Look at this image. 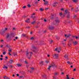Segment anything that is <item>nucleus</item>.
I'll return each instance as SVG.
<instances>
[{
    "mask_svg": "<svg viewBox=\"0 0 79 79\" xmlns=\"http://www.w3.org/2000/svg\"><path fill=\"white\" fill-rule=\"evenodd\" d=\"M66 15H67V18H69L70 16V13H69V12L68 10H65V13H64V15H63V14L62 13H60L59 15H60V16H61L62 18H64Z\"/></svg>",
    "mask_w": 79,
    "mask_h": 79,
    "instance_id": "1",
    "label": "nucleus"
},
{
    "mask_svg": "<svg viewBox=\"0 0 79 79\" xmlns=\"http://www.w3.org/2000/svg\"><path fill=\"white\" fill-rule=\"evenodd\" d=\"M56 65H55L54 64V63H52V64H51V65H50L48 67V70H50V68H52V67H53V68H56Z\"/></svg>",
    "mask_w": 79,
    "mask_h": 79,
    "instance_id": "2",
    "label": "nucleus"
},
{
    "mask_svg": "<svg viewBox=\"0 0 79 79\" xmlns=\"http://www.w3.org/2000/svg\"><path fill=\"white\" fill-rule=\"evenodd\" d=\"M55 51L57 52L58 53H60V51H61V48L59 47L58 48H56L55 49Z\"/></svg>",
    "mask_w": 79,
    "mask_h": 79,
    "instance_id": "3",
    "label": "nucleus"
},
{
    "mask_svg": "<svg viewBox=\"0 0 79 79\" xmlns=\"http://www.w3.org/2000/svg\"><path fill=\"white\" fill-rule=\"evenodd\" d=\"M52 56H53L54 58L57 59L58 57V55L55 54L52 55Z\"/></svg>",
    "mask_w": 79,
    "mask_h": 79,
    "instance_id": "4",
    "label": "nucleus"
},
{
    "mask_svg": "<svg viewBox=\"0 0 79 79\" xmlns=\"http://www.w3.org/2000/svg\"><path fill=\"white\" fill-rule=\"evenodd\" d=\"M29 54H30V52L28 51H27L26 52V56L28 58V57H30V55L29 56Z\"/></svg>",
    "mask_w": 79,
    "mask_h": 79,
    "instance_id": "5",
    "label": "nucleus"
},
{
    "mask_svg": "<svg viewBox=\"0 0 79 79\" xmlns=\"http://www.w3.org/2000/svg\"><path fill=\"white\" fill-rule=\"evenodd\" d=\"M35 13H34L31 15V18H33V19H35V18H36V17L35 16Z\"/></svg>",
    "mask_w": 79,
    "mask_h": 79,
    "instance_id": "6",
    "label": "nucleus"
},
{
    "mask_svg": "<svg viewBox=\"0 0 79 79\" xmlns=\"http://www.w3.org/2000/svg\"><path fill=\"white\" fill-rule=\"evenodd\" d=\"M44 2V4L45 5H48V2L47 1H46L45 0H43Z\"/></svg>",
    "mask_w": 79,
    "mask_h": 79,
    "instance_id": "7",
    "label": "nucleus"
},
{
    "mask_svg": "<svg viewBox=\"0 0 79 79\" xmlns=\"http://www.w3.org/2000/svg\"><path fill=\"white\" fill-rule=\"evenodd\" d=\"M73 18L74 19H77V20H79V18L77 17V16L76 15H75L74 16Z\"/></svg>",
    "mask_w": 79,
    "mask_h": 79,
    "instance_id": "8",
    "label": "nucleus"
},
{
    "mask_svg": "<svg viewBox=\"0 0 79 79\" xmlns=\"http://www.w3.org/2000/svg\"><path fill=\"white\" fill-rule=\"evenodd\" d=\"M54 28V27L52 26H49V29L50 30H52Z\"/></svg>",
    "mask_w": 79,
    "mask_h": 79,
    "instance_id": "9",
    "label": "nucleus"
},
{
    "mask_svg": "<svg viewBox=\"0 0 79 79\" xmlns=\"http://www.w3.org/2000/svg\"><path fill=\"white\" fill-rule=\"evenodd\" d=\"M31 54H32V52H31L30 53V57H28V59H31V57L32 56V55Z\"/></svg>",
    "mask_w": 79,
    "mask_h": 79,
    "instance_id": "10",
    "label": "nucleus"
},
{
    "mask_svg": "<svg viewBox=\"0 0 79 79\" xmlns=\"http://www.w3.org/2000/svg\"><path fill=\"white\" fill-rule=\"evenodd\" d=\"M8 29L7 28H5V30H2V32H5V31H7Z\"/></svg>",
    "mask_w": 79,
    "mask_h": 79,
    "instance_id": "11",
    "label": "nucleus"
},
{
    "mask_svg": "<svg viewBox=\"0 0 79 79\" xmlns=\"http://www.w3.org/2000/svg\"><path fill=\"white\" fill-rule=\"evenodd\" d=\"M54 15H53V14H51V16H50V18H51L52 19H53V16Z\"/></svg>",
    "mask_w": 79,
    "mask_h": 79,
    "instance_id": "12",
    "label": "nucleus"
},
{
    "mask_svg": "<svg viewBox=\"0 0 79 79\" xmlns=\"http://www.w3.org/2000/svg\"><path fill=\"white\" fill-rule=\"evenodd\" d=\"M57 5H58V3H57V2H55L53 4V6L54 7L56 6Z\"/></svg>",
    "mask_w": 79,
    "mask_h": 79,
    "instance_id": "13",
    "label": "nucleus"
},
{
    "mask_svg": "<svg viewBox=\"0 0 79 79\" xmlns=\"http://www.w3.org/2000/svg\"><path fill=\"white\" fill-rule=\"evenodd\" d=\"M13 55L15 56H18V55H17V53H16V52H14Z\"/></svg>",
    "mask_w": 79,
    "mask_h": 79,
    "instance_id": "14",
    "label": "nucleus"
},
{
    "mask_svg": "<svg viewBox=\"0 0 79 79\" xmlns=\"http://www.w3.org/2000/svg\"><path fill=\"white\" fill-rule=\"evenodd\" d=\"M36 22V21L35 20H34V21L32 22L31 24H35Z\"/></svg>",
    "mask_w": 79,
    "mask_h": 79,
    "instance_id": "15",
    "label": "nucleus"
},
{
    "mask_svg": "<svg viewBox=\"0 0 79 79\" xmlns=\"http://www.w3.org/2000/svg\"><path fill=\"white\" fill-rule=\"evenodd\" d=\"M17 65L19 67H20V66H22V65L21 64H17Z\"/></svg>",
    "mask_w": 79,
    "mask_h": 79,
    "instance_id": "16",
    "label": "nucleus"
},
{
    "mask_svg": "<svg viewBox=\"0 0 79 79\" xmlns=\"http://www.w3.org/2000/svg\"><path fill=\"white\" fill-rule=\"evenodd\" d=\"M13 60H10L9 61V63H10V64H11L13 63Z\"/></svg>",
    "mask_w": 79,
    "mask_h": 79,
    "instance_id": "17",
    "label": "nucleus"
},
{
    "mask_svg": "<svg viewBox=\"0 0 79 79\" xmlns=\"http://www.w3.org/2000/svg\"><path fill=\"white\" fill-rule=\"evenodd\" d=\"M68 57V55H67L65 54L64 56V58H67Z\"/></svg>",
    "mask_w": 79,
    "mask_h": 79,
    "instance_id": "18",
    "label": "nucleus"
},
{
    "mask_svg": "<svg viewBox=\"0 0 79 79\" xmlns=\"http://www.w3.org/2000/svg\"><path fill=\"white\" fill-rule=\"evenodd\" d=\"M30 69L31 70V71H33L35 70L34 68V67H31Z\"/></svg>",
    "mask_w": 79,
    "mask_h": 79,
    "instance_id": "19",
    "label": "nucleus"
},
{
    "mask_svg": "<svg viewBox=\"0 0 79 79\" xmlns=\"http://www.w3.org/2000/svg\"><path fill=\"white\" fill-rule=\"evenodd\" d=\"M25 22L27 23H30V21L29 20H26L25 21Z\"/></svg>",
    "mask_w": 79,
    "mask_h": 79,
    "instance_id": "20",
    "label": "nucleus"
},
{
    "mask_svg": "<svg viewBox=\"0 0 79 79\" xmlns=\"http://www.w3.org/2000/svg\"><path fill=\"white\" fill-rule=\"evenodd\" d=\"M71 36V34H69V35H68L67 36V38H69V37H70Z\"/></svg>",
    "mask_w": 79,
    "mask_h": 79,
    "instance_id": "21",
    "label": "nucleus"
},
{
    "mask_svg": "<svg viewBox=\"0 0 79 79\" xmlns=\"http://www.w3.org/2000/svg\"><path fill=\"white\" fill-rule=\"evenodd\" d=\"M12 51V49H11L9 48V49L8 50V52H11V51Z\"/></svg>",
    "mask_w": 79,
    "mask_h": 79,
    "instance_id": "22",
    "label": "nucleus"
},
{
    "mask_svg": "<svg viewBox=\"0 0 79 79\" xmlns=\"http://www.w3.org/2000/svg\"><path fill=\"white\" fill-rule=\"evenodd\" d=\"M40 64L41 66H42V64H43V61H42L41 62H40Z\"/></svg>",
    "mask_w": 79,
    "mask_h": 79,
    "instance_id": "23",
    "label": "nucleus"
},
{
    "mask_svg": "<svg viewBox=\"0 0 79 79\" xmlns=\"http://www.w3.org/2000/svg\"><path fill=\"white\" fill-rule=\"evenodd\" d=\"M10 37V34H8L6 36V38L8 39Z\"/></svg>",
    "mask_w": 79,
    "mask_h": 79,
    "instance_id": "24",
    "label": "nucleus"
},
{
    "mask_svg": "<svg viewBox=\"0 0 79 79\" xmlns=\"http://www.w3.org/2000/svg\"><path fill=\"white\" fill-rule=\"evenodd\" d=\"M73 44H74V45H76V44H77V43L76 41H75V42H73Z\"/></svg>",
    "mask_w": 79,
    "mask_h": 79,
    "instance_id": "25",
    "label": "nucleus"
},
{
    "mask_svg": "<svg viewBox=\"0 0 79 79\" xmlns=\"http://www.w3.org/2000/svg\"><path fill=\"white\" fill-rule=\"evenodd\" d=\"M66 79H69V77L68 76V75H66Z\"/></svg>",
    "mask_w": 79,
    "mask_h": 79,
    "instance_id": "26",
    "label": "nucleus"
},
{
    "mask_svg": "<svg viewBox=\"0 0 79 79\" xmlns=\"http://www.w3.org/2000/svg\"><path fill=\"white\" fill-rule=\"evenodd\" d=\"M40 11H44V9L42 8H40Z\"/></svg>",
    "mask_w": 79,
    "mask_h": 79,
    "instance_id": "27",
    "label": "nucleus"
},
{
    "mask_svg": "<svg viewBox=\"0 0 79 79\" xmlns=\"http://www.w3.org/2000/svg\"><path fill=\"white\" fill-rule=\"evenodd\" d=\"M6 47H7L8 48H9L10 46V45H9V44H7L6 45Z\"/></svg>",
    "mask_w": 79,
    "mask_h": 79,
    "instance_id": "28",
    "label": "nucleus"
},
{
    "mask_svg": "<svg viewBox=\"0 0 79 79\" xmlns=\"http://www.w3.org/2000/svg\"><path fill=\"white\" fill-rule=\"evenodd\" d=\"M73 2H75V3H76L77 2V0H73Z\"/></svg>",
    "mask_w": 79,
    "mask_h": 79,
    "instance_id": "29",
    "label": "nucleus"
},
{
    "mask_svg": "<svg viewBox=\"0 0 79 79\" xmlns=\"http://www.w3.org/2000/svg\"><path fill=\"white\" fill-rule=\"evenodd\" d=\"M45 63H46L47 64H48V63H49V61L46 60V61H45Z\"/></svg>",
    "mask_w": 79,
    "mask_h": 79,
    "instance_id": "30",
    "label": "nucleus"
},
{
    "mask_svg": "<svg viewBox=\"0 0 79 79\" xmlns=\"http://www.w3.org/2000/svg\"><path fill=\"white\" fill-rule=\"evenodd\" d=\"M55 76H56V75H58V73H55Z\"/></svg>",
    "mask_w": 79,
    "mask_h": 79,
    "instance_id": "31",
    "label": "nucleus"
},
{
    "mask_svg": "<svg viewBox=\"0 0 79 79\" xmlns=\"http://www.w3.org/2000/svg\"><path fill=\"white\" fill-rule=\"evenodd\" d=\"M22 36H23V37H25L26 36V34H23L22 35Z\"/></svg>",
    "mask_w": 79,
    "mask_h": 79,
    "instance_id": "32",
    "label": "nucleus"
},
{
    "mask_svg": "<svg viewBox=\"0 0 79 79\" xmlns=\"http://www.w3.org/2000/svg\"><path fill=\"white\" fill-rule=\"evenodd\" d=\"M32 47L33 49H35L36 48L35 46H32Z\"/></svg>",
    "mask_w": 79,
    "mask_h": 79,
    "instance_id": "33",
    "label": "nucleus"
},
{
    "mask_svg": "<svg viewBox=\"0 0 79 79\" xmlns=\"http://www.w3.org/2000/svg\"><path fill=\"white\" fill-rule=\"evenodd\" d=\"M3 55H6V52H4L2 53Z\"/></svg>",
    "mask_w": 79,
    "mask_h": 79,
    "instance_id": "34",
    "label": "nucleus"
},
{
    "mask_svg": "<svg viewBox=\"0 0 79 79\" xmlns=\"http://www.w3.org/2000/svg\"><path fill=\"white\" fill-rule=\"evenodd\" d=\"M31 40H33L34 39V37H32L31 38Z\"/></svg>",
    "mask_w": 79,
    "mask_h": 79,
    "instance_id": "35",
    "label": "nucleus"
},
{
    "mask_svg": "<svg viewBox=\"0 0 79 79\" xmlns=\"http://www.w3.org/2000/svg\"><path fill=\"white\" fill-rule=\"evenodd\" d=\"M3 78H4L5 79H6L7 78V77L5 76Z\"/></svg>",
    "mask_w": 79,
    "mask_h": 79,
    "instance_id": "36",
    "label": "nucleus"
},
{
    "mask_svg": "<svg viewBox=\"0 0 79 79\" xmlns=\"http://www.w3.org/2000/svg\"><path fill=\"white\" fill-rule=\"evenodd\" d=\"M55 21L56 23H59V20H55Z\"/></svg>",
    "mask_w": 79,
    "mask_h": 79,
    "instance_id": "37",
    "label": "nucleus"
},
{
    "mask_svg": "<svg viewBox=\"0 0 79 79\" xmlns=\"http://www.w3.org/2000/svg\"><path fill=\"white\" fill-rule=\"evenodd\" d=\"M20 78H22V79H23L24 77L23 76H20Z\"/></svg>",
    "mask_w": 79,
    "mask_h": 79,
    "instance_id": "38",
    "label": "nucleus"
},
{
    "mask_svg": "<svg viewBox=\"0 0 79 79\" xmlns=\"http://www.w3.org/2000/svg\"><path fill=\"white\" fill-rule=\"evenodd\" d=\"M67 63L68 64H70V62L69 61H68L67 62Z\"/></svg>",
    "mask_w": 79,
    "mask_h": 79,
    "instance_id": "39",
    "label": "nucleus"
},
{
    "mask_svg": "<svg viewBox=\"0 0 79 79\" xmlns=\"http://www.w3.org/2000/svg\"><path fill=\"white\" fill-rule=\"evenodd\" d=\"M41 20H46V19H45L44 18H41Z\"/></svg>",
    "mask_w": 79,
    "mask_h": 79,
    "instance_id": "40",
    "label": "nucleus"
},
{
    "mask_svg": "<svg viewBox=\"0 0 79 79\" xmlns=\"http://www.w3.org/2000/svg\"><path fill=\"white\" fill-rule=\"evenodd\" d=\"M3 68H6V69H8V67H7L6 66H5Z\"/></svg>",
    "mask_w": 79,
    "mask_h": 79,
    "instance_id": "41",
    "label": "nucleus"
},
{
    "mask_svg": "<svg viewBox=\"0 0 79 79\" xmlns=\"http://www.w3.org/2000/svg\"><path fill=\"white\" fill-rule=\"evenodd\" d=\"M27 6H28V7L29 8L31 7V5H29V4H28V5H27Z\"/></svg>",
    "mask_w": 79,
    "mask_h": 79,
    "instance_id": "42",
    "label": "nucleus"
},
{
    "mask_svg": "<svg viewBox=\"0 0 79 79\" xmlns=\"http://www.w3.org/2000/svg\"><path fill=\"white\" fill-rule=\"evenodd\" d=\"M75 10H76V11H77L78 10V7H77V8H76V9H75Z\"/></svg>",
    "mask_w": 79,
    "mask_h": 79,
    "instance_id": "43",
    "label": "nucleus"
},
{
    "mask_svg": "<svg viewBox=\"0 0 79 79\" xmlns=\"http://www.w3.org/2000/svg\"><path fill=\"white\" fill-rule=\"evenodd\" d=\"M56 20H58L59 19L58 17H56Z\"/></svg>",
    "mask_w": 79,
    "mask_h": 79,
    "instance_id": "44",
    "label": "nucleus"
},
{
    "mask_svg": "<svg viewBox=\"0 0 79 79\" xmlns=\"http://www.w3.org/2000/svg\"><path fill=\"white\" fill-rule=\"evenodd\" d=\"M69 46H70L71 45V43H69L68 44Z\"/></svg>",
    "mask_w": 79,
    "mask_h": 79,
    "instance_id": "45",
    "label": "nucleus"
},
{
    "mask_svg": "<svg viewBox=\"0 0 79 79\" xmlns=\"http://www.w3.org/2000/svg\"><path fill=\"white\" fill-rule=\"evenodd\" d=\"M19 60H20V62H23V60L20 59Z\"/></svg>",
    "mask_w": 79,
    "mask_h": 79,
    "instance_id": "46",
    "label": "nucleus"
},
{
    "mask_svg": "<svg viewBox=\"0 0 79 79\" xmlns=\"http://www.w3.org/2000/svg\"><path fill=\"white\" fill-rule=\"evenodd\" d=\"M8 54L10 56H11V54L10 53V52L8 53Z\"/></svg>",
    "mask_w": 79,
    "mask_h": 79,
    "instance_id": "47",
    "label": "nucleus"
},
{
    "mask_svg": "<svg viewBox=\"0 0 79 79\" xmlns=\"http://www.w3.org/2000/svg\"><path fill=\"white\" fill-rule=\"evenodd\" d=\"M25 63L26 64H28V63H27V62L26 61H25Z\"/></svg>",
    "mask_w": 79,
    "mask_h": 79,
    "instance_id": "48",
    "label": "nucleus"
},
{
    "mask_svg": "<svg viewBox=\"0 0 79 79\" xmlns=\"http://www.w3.org/2000/svg\"><path fill=\"white\" fill-rule=\"evenodd\" d=\"M23 18H26V15H24L23 16Z\"/></svg>",
    "mask_w": 79,
    "mask_h": 79,
    "instance_id": "49",
    "label": "nucleus"
},
{
    "mask_svg": "<svg viewBox=\"0 0 79 79\" xmlns=\"http://www.w3.org/2000/svg\"><path fill=\"white\" fill-rule=\"evenodd\" d=\"M53 42V40H52L51 41H50V44H52Z\"/></svg>",
    "mask_w": 79,
    "mask_h": 79,
    "instance_id": "50",
    "label": "nucleus"
},
{
    "mask_svg": "<svg viewBox=\"0 0 79 79\" xmlns=\"http://www.w3.org/2000/svg\"><path fill=\"white\" fill-rule=\"evenodd\" d=\"M26 6H24L23 7V8L24 9V8H26Z\"/></svg>",
    "mask_w": 79,
    "mask_h": 79,
    "instance_id": "51",
    "label": "nucleus"
},
{
    "mask_svg": "<svg viewBox=\"0 0 79 79\" xmlns=\"http://www.w3.org/2000/svg\"><path fill=\"white\" fill-rule=\"evenodd\" d=\"M75 38L76 39H78V37L77 36H76Z\"/></svg>",
    "mask_w": 79,
    "mask_h": 79,
    "instance_id": "52",
    "label": "nucleus"
},
{
    "mask_svg": "<svg viewBox=\"0 0 79 79\" xmlns=\"http://www.w3.org/2000/svg\"><path fill=\"white\" fill-rule=\"evenodd\" d=\"M32 70H31L30 71V72L31 73H32Z\"/></svg>",
    "mask_w": 79,
    "mask_h": 79,
    "instance_id": "53",
    "label": "nucleus"
},
{
    "mask_svg": "<svg viewBox=\"0 0 79 79\" xmlns=\"http://www.w3.org/2000/svg\"><path fill=\"white\" fill-rule=\"evenodd\" d=\"M64 35H65V37H67V35L65 34Z\"/></svg>",
    "mask_w": 79,
    "mask_h": 79,
    "instance_id": "54",
    "label": "nucleus"
},
{
    "mask_svg": "<svg viewBox=\"0 0 79 79\" xmlns=\"http://www.w3.org/2000/svg\"><path fill=\"white\" fill-rule=\"evenodd\" d=\"M73 64V62H70L69 64L71 65V64Z\"/></svg>",
    "mask_w": 79,
    "mask_h": 79,
    "instance_id": "55",
    "label": "nucleus"
},
{
    "mask_svg": "<svg viewBox=\"0 0 79 79\" xmlns=\"http://www.w3.org/2000/svg\"><path fill=\"white\" fill-rule=\"evenodd\" d=\"M0 60H3V58H0Z\"/></svg>",
    "mask_w": 79,
    "mask_h": 79,
    "instance_id": "56",
    "label": "nucleus"
},
{
    "mask_svg": "<svg viewBox=\"0 0 79 79\" xmlns=\"http://www.w3.org/2000/svg\"><path fill=\"white\" fill-rule=\"evenodd\" d=\"M10 68H12L13 67V65H10Z\"/></svg>",
    "mask_w": 79,
    "mask_h": 79,
    "instance_id": "57",
    "label": "nucleus"
},
{
    "mask_svg": "<svg viewBox=\"0 0 79 79\" xmlns=\"http://www.w3.org/2000/svg\"><path fill=\"white\" fill-rule=\"evenodd\" d=\"M26 28H30V27H27Z\"/></svg>",
    "mask_w": 79,
    "mask_h": 79,
    "instance_id": "58",
    "label": "nucleus"
},
{
    "mask_svg": "<svg viewBox=\"0 0 79 79\" xmlns=\"http://www.w3.org/2000/svg\"><path fill=\"white\" fill-rule=\"evenodd\" d=\"M1 42H4L3 40H1Z\"/></svg>",
    "mask_w": 79,
    "mask_h": 79,
    "instance_id": "59",
    "label": "nucleus"
},
{
    "mask_svg": "<svg viewBox=\"0 0 79 79\" xmlns=\"http://www.w3.org/2000/svg\"><path fill=\"white\" fill-rule=\"evenodd\" d=\"M73 10H74V8H72L71 9V11H73Z\"/></svg>",
    "mask_w": 79,
    "mask_h": 79,
    "instance_id": "60",
    "label": "nucleus"
},
{
    "mask_svg": "<svg viewBox=\"0 0 79 79\" xmlns=\"http://www.w3.org/2000/svg\"><path fill=\"white\" fill-rule=\"evenodd\" d=\"M26 67L27 68H28L29 67V65H27Z\"/></svg>",
    "mask_w": 79,
    "mask_h": 79,
    "instance_id": "61",
    "label": "nucleus"
},
{
    "mask_svg": "<svg viewBox=\"0 0 79 79\" xmlns=\"http://www.w3.org/2000/svg\"><path fill=\"white\" fill-rule=\"evenodd\" d=\"M18 38V37H15V39L16 40V39H17Z\"/></svg>",
    "mask_w": 79,
    "mask_h": 79,
    "instance_id": "62",
    "label": "nucleus"
},
{
    "mask_svg": "<svg viewBox=\"0 0 79 79\" xmlns=\"http://www.w3.org/2000/svg\"><path fill=\"white\" fill-rule=\"evenodd\" d=\"M19 74H17V76H19Z\"/></svg>",
    "mask_w": 79,
    "mask_h": 79,
    "instance_id": "63",
    "label": "nucleus"
},
{
    "mask_svg": "<svg viewBox=\"0 0 79 79\" xmlns=\"http://www.w3.org/2000/svg\"><path fill=\"white\" fill-rule=\"evenodd\" d=\"M7 79H10V78L9 77H7Z\"/></svg>",
    "mask_w": 79,
    "mask_h": 79,
    "instance_id": "64",
    "label": "nucleus"
}]
</instances>
